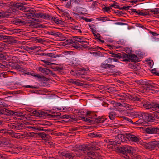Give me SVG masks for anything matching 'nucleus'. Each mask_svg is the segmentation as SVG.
I'll use <instances>...</instances> for the list:
<instances>
[{
    "instance_id": "obj_9",
    "label": "nucleus",
    "mask_w": 159,
    "mask_h": 159,
    "mask_svg": "<svg viewBox=\"0 0 159 159\" xmlns=\"http://www.w3.org/2000/svg\"><path fill=\"white\" fill-rule=\"evenodd\" d=\"M157 141H153L148 143H145L144 145L146 148L152 150L157 147Z\"/></svg>"
},
{
    "instance_id": "obj_15",
    "label": "nucleus",
    "mask_w": 159,
    "mask_h": 159,
    "mask_svg": "<svg viewBox=\"0 0 159 159\" xmlns=\"http://www.w3.org/2000/svg\"><path fill=\"white\" fill-rule=\"evenodd\" d=\"M87 156L88 158L85 157L84 159H96L98 154L96 152L90 151L88 152Z\"/></svg>"
},
{
    "instance_id": "obj_37",
    "label": "nucleus",
    "mask_w": 159,
    "mask_h": 159,
    "mask_svg": "<svg viewBox=\"0 0 159 159\" xmlns=\"http://www.w3.org/2000/svg\"><path fill=\"white\" fill-rule=\"evenodd\" d=\"M12 67L21 72H23L24 70L23 68L19 65H14Z\"/></svg>"
},
{
    "instance_id": "obj_25",
    "label": "nucleus",
    "mask_w": 159,
    "mask_h": 159,
    "mask_svg": "<svg viewBox=\"0 0 159 159\" xmlns=\"http://www.w3.org/2000/svg\"><path fill=\"white\" fill-rule=\"evenodd\" d=\"M124 147L126 153L127 152L129 154L131 153L134 149V148L128 145H125Z\"/></svg>"
},
{
    "instance_id": "obj_55",
    "label": "nucleus",
    "mask_w": 159,
    "mask_h": 159,
    "mask_svg": "<svg viewBox=\"0 0 159 159\" xmlns=\"http://www.w3.org/2000/svg\"><path fill=\"white\" fill-rule=\"evenodd\" d=\"M123 119L125 120H126L128 121L129 123H130L132 124H136L135 123L136 122H135L133 123V122L132 120L131 119L129 118H128L127 117L123 116Z\"/></svg>"
},
{
    "instance_id": "obj_39",
    "label": "nucleus",
    "mask_w": 159,
    "mask_h": 159,
    "mask_svg": "<svg viewBox=\"0 0 159 159\" xmlns=\"http://www.w3.org/2000/svg\"><path fill=\"white\" fill-rule=\"evenodd\" d=\"M70 82L78 86L81 85V84L80 82V80H76L75 79H70Z\"/></svg>"
},
{
    "instance_id": "obj_32",
    "label": "nucleus",
    "mask_w": 159,
    "mask_h": 159,
    "mask_svg": "<svg viewBox=\"0 0 159 159\" xmlns=\"http://www.w3.org/2000/svg\"><path fill=\"white\" fill-rule=\"evenodd\" d=\"M61 12L62 13V16L66 17L67 18H69L70 17V19H71V18L70 17V15L69 13L67 12L66 11L61 9L60 10Z\"/></svg>"
},
{
    "instance_id": "obj_14",
    "label": "nucleus",
    "mask_w": 159,
    "mask_h": 159,
    "mask_svg": "<svg viewBox=\"0 0 159 159\" xmlns=\"http://www.w3.org/2000/svg\"><path fill=\"white\" fill-rule=\"evenodd\" d=\"M116 138V140H115L110 139V141L109 144L112 145H115L118 144H120L121 142H123V141L122 140V138L118 139Z\"/></svg>"
},
{
    "instance_id": "obj_50",
    "label": "nucleus",
    "mask_w": 159,
    "mask_h": 159,
    "mask_svg": "<svg viewBox=\"0 0 159 159\" xmlns=\"http://www.w3.org/2000/svg\"><path fill=\"white\" fill-rule=\"evenodd\" d=\"M98 5L97 2L95 1L90 6V8H91L92 10H94L96 9V7Z\"/></svg>"
},
{
    "instance_id": "obj_52",
    "label": "nucleus",
    "mask_w": 159,
    "mask_h": 159,
    "mask_svg": "<svg viewBox=\"0 0 159 159\" xmlns=\"http://www.w3.org/2000/svg\"><path fill=\"white\" fill-rule=\"evenodd\" d=\"M41 61H42L44 63H45L46 64L48 65H50L51 64H54V65H60V64H56L55 63H51V62H50L48 61H45V60H41Z\"/></svg>"
},
{
    "instance_id": "obj_36",
    "label": "nucleus",
    "mask_w": 159,
    "mask_h": 159,
    "mask_svg": "<svg viewBox=\"0 0 159 159\" xmlns=\"http://www.w3.org/2000/svg\"><path fill=\"white\" fill-rule=\"evenodd\" d=\"M129 57H130V60H131L133 62H135L138 60V58L137 56L134 54L130 55V56H129Z\"/></svg>"
},
{
    "instance_id": "obj_22",
    "label": "nucleus",
    "mask_w": 159,
    "mask_h": 159,
    "mask_svg": "<svg viewBox=\"0 0 159 159\" xmlns=\"http://www.w3.org/2000/svg\"><path fill=\"white\" fill-rule=\"evenodd\" d=\"M86 114L88 116V117L90 118L91 120H94V121L95 120V118H97L96 117L97 116L94 112L89 111L87 112Z\"/></svg>"
},
{
    "instance_id": "obj_31",
    "label": "nucleus",
    "mask_w": 159,
    "mask_h": 159,
    "mask_svg": "<svg viewBox=\"0 0 159 159\" xmlns=\"http://www.w3.org/2000/svg\"><path fill=\"white\" fill-rule=\"evenodd\" d=\"M100 89L104 91H113V88L111 87H107L106 86H104L103 85H101L99 87Z\"/></svg>"
},
{
    "instance_id": "obj_51",
    "label": "nucleus",
    "mask_w": 159,
    "mask_h": 159,
    "mask_svg": "<svg viewBox=\"0 0 159 159\" xmlns=\"http://www.w3.org/2000/svg\"><path fill=\"white\" fill-rule=\"evenodd\" d=\"M25 74H26L27 75H30L33 76L34 77H37L39 78H41V76L39 74L34 75L33 73H32L31 72H28L26 73H25Z\"/></svg>"
},
{
    "instance_id": "obj_46",
    "label": "nucleus",
    "mask_w": 159,
    "mask_h": 159,
    "mask_svg": "<svg viewBox=\"0 0 159 159\" xmlns=\"http://www.w3.org/2000/svg\"><path fill=\"white\" fill-rule=\"evenodd\" d=\"M130 56V55H128L126 54L123 55V57L124 59L123 61H129L130 60V57H129Z\"/></svg>"
},
{
    "instance_id": "obj_20",
    "label": "nucleus",
    "mask_w": 159,
    "mask_h": 159,
    "mask_svg": "<svg viewBox=\"0 0 159 159\" xmlns=\"http://www.w3.org/2000/svg\"><path fill=\"white\" fill-rule=\"evenodd\" d=\"M37 69L39 71L46 75H49L51 72V70L46 68H43L40 66H38Z\"/></svg>"
},
{
    "instance_id": "obj_40",
    "label": "nucleus",
    "mask_w": 159,
    "mask_h": 159,
    "mask_svg": "<svg viewBox=\"0 0 159 159\" xmlns=\"http://www.w3.org/2000/svg\"><path fill=\"white\" fill-rule=\"evenodd\" d=\"M149 12L151 13L150 14H157L159 13V8H157L153 9H152L149 11Z\"/></svg>"
},
{
    "instance_id": "obj_18",
    "label": "nucleus",
    "mask_w": 159,
    "mask_h": 159,
    "mask_svg": "<svg viewBox=\"0 0 159 159\" xmlns=\"http://www.w3.org/2000/svg\"><path fill=\"white\" fill-rule=\"evenodd\" d=\"M78 148L80 150L85 151L87 149L91 150L93 149L92 147H88L87 144H83L78 146Z\"/></svg>"
},
{
    "instance_id": "obj_1",
    "label": "nucleus",
    "mask_w": 159,
    "mask_h": 159,
    "mask_svg": "<svg viewBox=\"0 0 159 159\" xmlns=\"http://www.w3.org/2000/svg\"><path fill=\"white\" fill-rule=\"evenodd\" d=\"M33 114L35 116L37 117H41L42 118H44L46 116H51L52 118H58L59 117L62 119H66L67 120H71L70 119L73 118L69 115H61L60 113H56L54 115H52L48 113L46 111L39 110H36L33 111Z\"/></svg>"
},
{
    "instance_id": "obj_26",
    "label": "nucleus",
    "mask_w": 159,
    "mask_h": 159,
    "mask_svg": "<svg viewBox=\"0 0 159 159\" xmlns=\"http://www.w3.org/2000/svg\"><path fill=\"white\" fill-rule=\"evenodd\" d=\"M81 28L79 25H73L71 27V29L76 33H81L82 31Z\"/></svg>"
},
{
    "instance_id": "obj_6",
    "label": "nucleus",
    "mask_w": 159,
    "mask_h": 159,
    "mask_svg": "<svg viewBox=\"0 0 159 159\" xmlns=\"http://www.w3.org/2000/svg\"><path fill=\"white\" fill-rule=\"evenodd\" d=\"M143 107L146 109H151L153 111H157L156 107V104L153 105L149 102L145 100H142L141 101Z\"/></svg>"
},
{
    "instance_id": "obj_57",
    "label": "nucleus",
    "mask_w": 159,
    "mask_h": 159,
    "mask_svg": "<svg viewBox=\"0 0 159 159\" xmlns=\"http://www.w3.org/2000/svg\"><path fill=\"white\" fill-rule=\"evenodd\" d=\"M51 20H53L57 24L59 23V21L58 18L57 17H52L51 16V18L50 19Z\"/></svg>"
},
{
    "instance_id": "obj_3",
    "label": "nucleus",
    "mask_w": 159,
    "mask_h": 159,
    "mask_svg": "<svg viewBox=\"0 0 159 159\" xmlns=\"http://www.w3.org/2000/svg\"><path fill=\"white\" fill-rule=\"evenodd\" d=\"M154 116V114L152 113L143 112L141 119L136 121L135 123L136 124L140 125L142 124L145 122L153 121L155 120Z\"/></svg>"
},
{
    "instance_id": "obj_7",
    "label": "nucleus",
    "mask_w": 159,
    "mask_h": 159,
    "mask_svg": "<svg viewBox=\"0 0 159 159\" xmlns=\"http://www.w3.org/2000/svg\"><path fill=\"white\" fill-rule=\"evenodd\" d=\"M144 131L148 134H157L159 135V128L152 126L144 128Z\"/></svg>"
},
{
    "instance_id": "obj_61",
    "label": "nucleus",
    "mask_w": 159,
    "mask_h": 159,
    "mask_svg": "<svg viewBox=\"0 0 159 159\" xmlns=\"http://www.w3.org/2000/svg\"><path fill=\"white\" fill-rule=\"evenodd\" d=\"M64 112L69 111L71 110V108L70 107H64Z\"/></svg>"
},
{
    "instance_id": "obj_5",
    "label": "nucleus",
    "mask_w": 159,
    "mask_h": 159,
    "mask_svg": "<svg viewBox=\"0 0 159 159\" xmlns=\"http://www.w3.org/2000/svg\"><path fill=\"white\" fill-rule=\"evenodd\" d=\"M26 4L25 2H14L11 4L12 6L14 8L18 9L24 12H26L29 10L30 8L27 7H25L24 5Z\"/></svg>"
},
{
    "instance_id": "obj_43",
    "label": "nucleus",
    "mask_w": 159,
    "mask_h": 159,
    "mask_svg": "<svg viewBox=\"0 0 159 159\" xmlns=\"http://www.w3.org/2000/svg\"><path fill=\"white\" fill-rule=\"evenodd\" d=\"M52 68L53 69L54 71H58V72H61L64 69L63 67H60L59 66H56L52 67Z\"/></svg>"
},
{
    "instance_id": "obj_41",
    "label": "nucleus",
    "mask_w": 159,
    "mask_h": 159,
    "mask_svg": "<svg viewBox=\"0 0 159 159\" xmlns=\"http://www.w3.org/2000/svg\"><path fill=\"white\" fill-rule=\"evenodd\" d=\"M5 108L3 109H0V116H1V117L3 118V115H7V112H6L7 111L6 110H7Z\"/></svg>"
},
{
    "instance_id": "obj_19",
    "label": "nucleus",
    "mask_w": 159,
    "mask_h": 159,
    "mask_svg": "<svg viewBox=\"0 0 159 159\" xmlns=\"http://www.w3.org/2000/svg\"><path fill=\"white\" fill-rule=\"evenodd\" d=\"M12 22L13 24L18 25H25L26 23L25 20L19 19L13 20Z\"/></svg>"
},
{
    "instance_id": "obj_11",
    "label": "nucleus",
    "mask_w": 159,
    "mask_h": 159,
    "mask_svg": "<svg viewBox=\"0 0 159 159\" xmlns=\"http://www.w3.org/2000/svg\"><path fill=\"white\" fill-rule=\"evenodd\" d=\"M10 127L13 129L20 130L23 129V125L22 123H19L17 124H14L10 125Z\"/></svg>"
},
{
    "instance_id": "obj_16",
    "label": "nucleus",
    "mask_w": 159,
    "mask_h": 159,
    "mask_svg": "<svg viewBox=\"0 0 159 159\" xmlns=\"http://www.w3.org/2000/svg\"><path fill=\"white\" fill-rule=\"evenodd\" d=\"M143 112L141 111H134L130 113V115L132 117H138L139 118V120L141 119Z\"/></svg>"
},
{
    "instance_id": "obj_44",
    "label": "nucleus",
    "mask_w": 159,
    "mask_h": 159,
    "mask_svg": "<svg viewBox=\"0 0 159 159\" xmlns=\"http://www.w3.org/2000/svg\"><path fill=\"white\" fill-rule=\"evenodd\" d=\"M8 57H10V58H9V60L10 59H11L12 60L14 61L15 62H18L19 59L18 57L16 56L12 57L11 56L8 55Z\"/></svg>"
},
{
    "instance_id": "obj_33",
    "label": "nucleus",
    "mask_w": 159,
    "mask_h": 159,
    "mask_svg": "<svg viewBox=\"0 0 159 159\" xmlns=\"http://www.w3.org/2000/svg\"><path fill=\"white\" fill-rule=\"evenodd\" d=\"M81 120L89 123H93L94 121V120H91L90 118H87L84 117H81Z\"/></svg>"
},
{
    "instance_id": "obj_64",
    "label": "nucleus",
    "mask_w": 159,
    "mask_h": 159,
    "mask_svg": "<svg viewBox=\"0 0 159 159\" xmlns=\"http://www.w3.org/2000/svg\"><path fill=\"white\" fill-rule=\"evenodd\" d=\"M7 157L6 155H3L0 153V159H6Z\"/></svg>"
},
{
    "instance_id": "obj_13",
    "label": "nucleus",
    "mask_w": 159,
    "mask_h": 159,
    "mask_svg": "<svg viewBox=\"0 0 159 159\" xmlns=\"http://www.w3.org/2000/svg\"><path fill=\"white\" fill-rule=\"evenodd\" d=\"M7 113V116H23V114L21 112H17L15 111H13L11 110H6Z\"/></svg>"
},
{
    "instance_id": "obj_62",
    "label": "nucleus",
    "mask_w": 159,
    "mask_h": 159,
    "mask_svg": "<svg viewBox=\"0 0 159 159\" xmlns=\"http://www.w3.org/2000/svg\"><path fill=\"white\" fill-rule=\"evenodd\" d=\"M97 37H96V38L98 39L101 42L104 43V41L103 40L101 39L102 37L100 36V34H99L97 33Z\"/></svg>"
},
{
    "instance_id": "obj_42",
    "label": "nucleus",
    "mask_w": 159,
    "mask_h": 159,
    "mask_svg": "<svg viewBox=\"0 0 159 159\" xmlns=\"http://www.w3.org/2000/svg\"><path fill=\"white\" fill-rule=\"evenodd\" d=\"M122 107H125L127 110H129L132 109V106L126 103H123Z\"/></svg>"
},
{
    "instance_id": "obj_23",
    "label": "nucleus",
    "mask_w": 159,
    "mask_h": 159,
    "mask_svg": "<svg viewBox=\"0 0 159 159\" xmlns=\"http://www.w3.org/2000/svg\"><path fill=\"white\" fill-rule=\"evenodd\" d=\"M127 98L129 99H131L132 101H138L141 102L143 100L142 99H140L139 98L137 97V96H132L128 94H127Z\"/></svg>"
},
{
    "instance_id": "obj_54",
    "label": "nucleus",
    "mask_w": 159,
    "mask_h": 159,
    "mask_svg": "<svg viewBox=\"0 0 159 159\" xmlns=\"http://www.w3.org/2000/svg\"><path fill=\"white\" fill-rule=\"evenodd\" d=\"M111 7H105L102 8V10L103 12H109L110 11Z\"/></svg>"
},
{
    "instance_id": "obj_47",
    "label": "nucleus",
    "mask_w": 159,
    "mask_h": 159,
    "mask_svg": "<svg viewBox=\"0 0 159 159\" xmlns=\"http://www.w3.org/2000/svg\"><path fill=\"white\" fill-rule=\"evenodd\" d=\"M70 73L73 75H82V74L80 73V72L77 71L76 70H71L70 71Z\"/></svg>"
},
{
    "instance_id": "obj_49",
    "label": "nucleus",
    "mask_w": 159,
    "mask_h": 159,
    "mask_svg": "<svg viewBox=\"0 0 159 159\" xmlns=\"http://www.w3.org/2000/svg\"><path fill=\"white\" fill-rule=\"evenodd\" d=\"M73 153L74 155V157H77L82 158L83 157V154L80 152H77Z\"/></svg>"
},
{
    "instance_id": "obj_59",
    "label": "nucleus",
    "mask_w": 159,
    "mask_h": 159,
    "mask_svg": "<svg viewBox=\"0 0 159 159\" xmlns=\"http://www.w3.org/2000/svg\"><path fill=\"white\" fill-rule=\"evenodd\" d=\"M54 36L59 37H61L63 36V35L61 33L55 32Z\"/></svg>"
},
{
    "instance_id": "obj_56",
    "label": "nucleus",
    "mask_w": 159,
    "mask_h": 159,
    "mask_svg": "<svg viewBox=\"0 0 159 159\" xmlns=\"http://www.w3.org/2000/svg\"><path fill=\"white\" fill-rule=\"evenodd\" d=\"M76 112L79 115H83L84 113V112L83 111L82 109H77L75 110Z\"/></svg>"
},
{
    "instance_id": "obj_58",
    "label": "nucleus",
    "mask_w": 159,
    "mask_h": 159,
    "mask_svg": "<svg viewBox=\"0 0 159 159\" xmlns=\"http://www.w3.org/2000/svg\"><path fill=\"white\" fill-rule=\"evenodd\" d=\"M112 54V53H111ZM112 54L114 55L112 57L117 58H120L122 57V56L120 54H115L113 53Z\"/></svg>"
},
{
    "instance_id": "obj_63",
    "label": "nucleus",
    "mask_w": 159,
    "mask_h": 159,
    "mask_svg": "<svg viewBox=\"0 0 159 159\" xmlns=\"http://www.w3.org/2000/svg\"><path fill=\"white\" fill-rule=\"evenodd\" d=\"M128 66L129 67H130L131 68L134 70H135L136 68V66L135 65H133L132 64H129L128 65Z\"/></svg>"
},
{
    "instance_id": "obj_28",
    "label": "nucleus",
    "mask_w": 159,
    "mask_h": 159,
    "mask_svg": "<svg viewBox=\"0 0 159 159\" xmlns=\"http://www.w3.org/2000/svg\"><path fill=\"white\" fill-rule=\"evenodd\" d=\"M107 119H105L104 117H97L96 118H95V120L94 121H95L97 123H103L105 122V121H107Z\"/></svg>"
},
{
    "instance_id": "obj_35",
    "label": "nucleus",
    "mask_w": 159,
    "mask_h": 159,
    "mask_svg": "<svg viewBox=\"0 0 159 159\" xmlns=\"http://www.w3.org/2000/svg\"><path fill=\"white\" fill-rule=\"evenodd\" d=\"M116 116V114L115 112L111 111L109 113V117L111 120H114Z\"/></svg>"
},
{
    "instance_id": "obj_53",
    "label": "nucleus",
    "mask_w": 159,
    "mask_h": 159,
    "mask_svg": "<svg viewBox=\"0 0 159 159\" xmlns=\"http://www.w3.org/2000/svg\"><path fill=\"white\" fill-rule=\"evenodd\" d=\"M37 134L39 136V137H41L43 139L45 138L46 136V134L43 132L41 133H38Z\"/></svg>"
},
{
    "instance_id": "obj_21",
    "label": "nucleus",
    "mask_w": 159,
    "mask_h": 159,
    "mask_svg": "<svg viewBox=\"0 0 159 159\" xmlns=\"http://www.w3.org/2000/svg\"><path fill=\"white\" fill-rule=\"evenodd\" d=\"M8 53L6 52L2 53L0 52V60H9L10 57H8Z\"/></svg>"
},
{
    "instance_id": "obj_27",
    "label": "nucleus",
    "mask_w": 159,
    "mask_h": 159,
    "mask_svg": "<svg viewBox=\"0 0 159 159\" xmlns=\"http://www.w3.org/2000/svg\"><path fill=\"white\" fill-rule=\"evenodd\" d=\"M62 153V155L64 156L66 159H74V155L73 153H66L64 155V153L63 152L61 153Z\"/></svg>"
},
{
    "instance_id": "obj_48",
    "label": "nucleus",
    "mask_w": 159,
    "mask_h": 159,
    "mask_svg": "<svg viewBox=\"0 0 159 159\" xmlns=\"http://www.w3.org/2000/svg\"><path fill=\"white\" fill-rule=\"evenodd\" d=\"M4 141H2L3 146L4 145H9L10 141V140L9 139H6V138L4 139Z\"/></svg>"
},
{
    "instance_id": "obj_4",
    "label": "nucleus",
    "mask_w": 159,
    "mask_h": 159,
    "mask_svg": "<svg viewBox=\"0 0 159 159\" xmlns=\"http://www.w3.org/2000/svg\"><path fill=\"white\" fill-rule=\"evenodd\" d=\"M139 84L145 86H143L147 90H152V88L157 89L158 84H155L151 81H147L143 80H140L139 81Z\"/></svg>"
},
{
    "instance_id": "obj_30",
    "label": "nucleus",
    "mask_w": 159,
    "mask_h": 159,
    "mask_svg": "<svg viewBox=\"0 0 159 159\" xmlns=\"http://www.w3.org/2000/svg\"><path fill=\"white\" fill-rule=\"evenodd\" d=\"M89 135L92 138H101L102 137V134L98 133H90Z\"/></svg>"
},
{
    "instance_id": "obj_17",
    "label": "nucleus",
    "mask_w": 159,
    "mask_h": 159,
    "mask_svg": "<svg viewBox=\"0 0 159 159\" xmlns=\"http://www.w3.org/2000/svg\"><path fill=\"white\" fill-rule=\"evenodd\" d=\"M36 17H40L43 19L50 20L51 18V16L49 15L46 13L40 12L37 14Z\"/></svg>"
},
{
    "instance_id": "obj_29",
    "label": "nucleus",
    "mask_w": 159,
    "mask_h": 159,
    "mask_svg": "<svg viewBox=\"0 0 159 159\" xmlns=\"http://www.w3.org/2000/svg\"><path fill=\"white\" fill-rule=\"evenodd\" d=\"M72 64L75 66H78L80 64V61L76 58H73L71 61Z\"/></svg>"
},
{
    "instance_id": "obj_10",
    "label": "nucleus",
    "mask_w": 159,
    "mask_h": 159,
    "mask_svg": "<svg viewBox=\"0 0 159 159\" xmlns=\"http://www.w3.org/2000/svg\"><path fill=\"white\" fill-rule=\"evenodd\" d=\"M73 39H74L73 40H74V41H72L73 42L75 43H77L78 42L81 44H83L84 43H87V41L84 40V38L83 37L74 36L73 37Z\"/></svg>"
},
{
    "instance_id": "obj_34",
    "label": "nucleus",
    "mask_w": 159,
    "mask_h": 159,
    "mask_svg": "<svg viewBox=\"0 0 159 159\" xmlns=\"http://www.w3.org/2000/svg\"><path fill=\"white\" fill-rule=\"evenodd\" d=\"M118 150H119V152L123 154V157L124 158L125 156H127L126 155V153L125 152V149L124 148V146L122 147H120L119 148H118Z\"/></svg>"
},
{
    "instance_id": "obj_38",
    "label": "nucleus",
    "mask_w": 159,
    "mask_h": 159,
    "mask_svg": "<svg viewBox=\"0 0 159 159\" xmlns=\"http://www.w3.org/2000/svg\"><path fill=\"white\" fill-rule=\"evenodd\" d=\"M11 36L0 34V40H10L11 39Z\"/></svg>"
},
{
    "instance_id": "obj_2",
    "label": "nucleus",
    "mask_w": 159,
    "mask_h": 159,
    "mask_svg": "<svg viewBox=\"0 0 159 159\" xmlns=\"http://www.w3.org/2000/svg\"><path fill=\"white\" fill-rule=\"evenodd\" d=\"M116 138L118 139H126L129 141L136 143L137 144H141L142 143L141 139L139 136H136L129 133H125L122 134H119L116 136Z\"/></svg>"
},
{
    "instance_id": "obj_60",
    "label": "nucleus",
    "mask_w": 159,
    "mask_h": 159,
    "mask_svg": "<svg viewBox=\"0 0 159 159\" xmlns=\"http://www.w3.org/2000/svg\"><path fill=\"white\" fill-rule=\"evenodd\" d=\"M114 13H116L118 15H121L125 14L124 13H123L122 11L118 10L114 11Z\"/></svg>"
},
{
    "instance_id": "obj_45",
    "label": "nucleus",
    "mask_w": 159,
    "mask_h": 159,
    "mask_svg": "<svg viewBox=\"0 0 159 159\" xmlns=\"http://www.w3.org/2000/svg\"><path fill=\"white\" fill-rule=\"evenodd\" d=\"M98 21L105 22L107 21H109V20L108 18L107 17H101L97 18Z\"/></svg>"
},
{
    "instance_id": "obj_24",
    "label": "nucleus",
    "mask_w": 159,
    "mask_h": 159,
    "mask_svg": "<svg viewBox=\"0 0 159 159\" xmlns=\"http://www.w3.org/2000/svg\"><path fill=\"white\" fill-rule=\"evenodd\" d=\"M101 66L102 68L106 69L108 68L110 69H113L115 67V65H112L111 64H109L108 63H102L101 64Z\"/></svg>"
},
{
    "instance_id": "obj_12",
    "label": "nucleus",
    "mask_w": 159,
    "mask_h": 159,
    "mask_svg": "<svg viewBox=\"0 0 159 159\" xmlns=\"http://www.w3.org/2000/svg\"><path fill=\"white\" fill-rule=\"evenodd\" d=\"M115 96L119 101L124 102L126 98H127V94H116Z\"/></svg>"
},
{
    "instance_id": "obj_8",
    "label": "nucleus",
    "mask_w": 159,
    "mask_h": 159,
    "mask_svg": "<svg viewBox=\"0 0 159 159\" xmlns=\"http://www.w3.org/2000/svg\"><path fill=\"white\" fill-rule=\"evenodd\" d=\"M38 14L36 13V11L35 10L31 9L30 8L29 10L27 11L25 14L28 18L34 19V17H36L37 14Z\"/></svg>"
}]
</instances>
